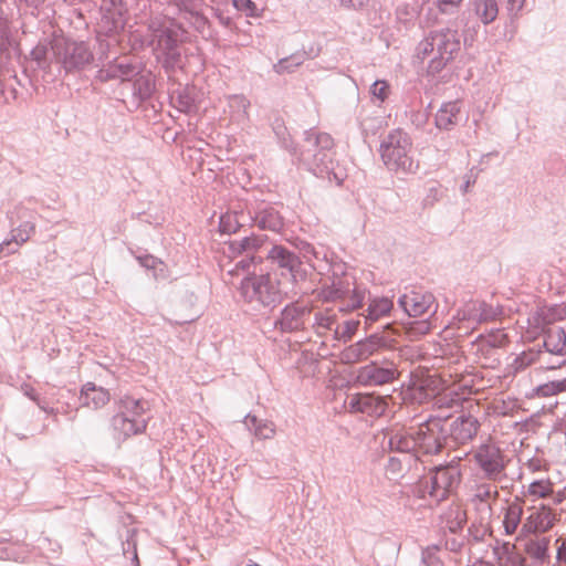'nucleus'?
Masks as SVG:
<instances>
[{
    "mask_svg": "<svg viewBox=\"0 0 566 566\" xmlns=\"http://www.w3.org/2000/svg\"><path fill=\"white\" fill-rule=\"evenodd\" d=\"M400 376L397 363L388 357L375 358L356 370V382L364 387H380L395 382Z\"/></svg>",
    "mask_w": 566,
    "mask_h": 566,
    "instance_id": "obj_12",
    "label": "nucleus"
},
{
    "mask_svg": "<svg viewBox=\"0 0 566 566\" xmlns=\"http://www.w3.org/2000/svg\"><path fill=\"white\" fill-rule=\"evenodd\" d=\"M370 93L375 98L382 103L389 95V84L386 81L377 80L373 83Z\"/></svg>",
    "mask_w": 566,
    "mask_h": 566,
    "instance_id": "obj_57",
    "label": "nucleus"
},
{
    "mask_svg": "<svg viewBox=\"0 0 566 566\" xmlns=\"http://www.w3.org/2000/svg\"><path fill=\"white\" fill-rule=\"evenodd\" d=\"M438 547L437 546H429L422 549L421 553V564L422 566H434L439 563V557L437 555Z\"/></svg>",
    "mask_w": 566,
    "mask_h": 566,
    "instance_id": "obj_59",
    "label": "nucleus"
},
{
    "mask_svg": "<svg viewBox=\"0 0 566 566\" xmlns=\"http://www.w3.org/2000/svg\"><path fill=\"white\" fill-rule=\"evenodd\" d=\"M564 391H566V378L548 381L535 388L536 396L542 398L552 397Z\"/></svg>",
    "mask_w": 566,
    "mask_h": 566,
    "instance_id": "obj_54",
    "label": "nucleus"
},
{
    "mask_svg": "<svg viewBox=\"0 0 566 566\" xmlns=\"http://www.w3.org/2000/svg\"><path fill=\"white\" fill-rule=\"evenodd\" d=\"M312 313V308L300 302L286 304L274 321V327L281 333H294L304 331L306 322Z\"/></svg>",
    "mask_w": 566,
    "mask_h": 566,
    "instance_id": "obj_18",
    "label": "nucleus"
},
{
    "mask_svg": "<svg viewBox=\"0 0 566 566\" xmlns=\"http://www.w3.org/2000/svg\"><path fill=\"white\" fill-rule=\"evenodd\" d=\"M554 484L548 479H539L531 482L527 486V494L534 499H547L554 493Z\"/></svg>",
    "mask_w": 566,
    "mask_h": 566,
    "instance_id": "obj_52",
    "label": "nucleus"
},
{
    "mask_svg": "<svg viewBox=\"0 0 566 566\" xmlns=\"http://www.w3.org/2000/svg\"><path fill=\"white\" fill-rule=\"evenodd\" d=\"M298 256L303 265L307 264L313 271L322 273L329 265L328 253L324 248H315L308 242H301L297 245Z\"/></svg>",
    "mask_w": 566,
    "mask_h": 566,
    "instance_id": "obj_27",
    "label": "nucleus"
},
{
    "mask_svg": "<svg viewBox=\"0 0 566 566\" xmlns=\"http://www.w3.org/2000/svg\"><path fill=\"white\" fill-rule=\"evenodd\" d=\"M472 460L483 476L493 482L505 478L506 459L503 450L492 439L480 443L472 450Z\"/></svg>",
    "mask_w": 566,
    "mask_h": 566,
    "instance_id": "obj_11",
    "label": "nucleus"
},
{
    "mask_svg": "<svg viewBox=\"0 0 566 566\" xmlns=\"http://www.w3.org/2000/svg\"><path fill=\"white\" fill-rule=\"evenodd\" d=\"M54 62L65 73L84 71L94 61L92 48L86 41H75L64 36H54L51 41Z\"/></svg>",
    "mask_w": 566,
    "mask_h": 566,
    "instance_id": "obj_9",
    "label": "nucleus"
},
{
    "mask_svg": "<svg viewBox=\"0 0 566 566\" xmlns=\"http://www.w3.org/2000/svg\"><path fill=\"white\" fill-rule=\"evenodd\" d=\"M264 237L251 234L229 242V251L233 256L254 254L263 245Z\"/></svg>",
    "mask_w": 566,
    "mask_h": 566,
    "instance_id": "obj_34",
    "label": "nucleus"
},
{
    "mask_svg": "<svg viewBox=\"0 0 566 566\" xmlns=\"http://www.w3.org/2000/svg\"><path fill=\"white\" fill-rule=\"evenodd\" d=\"M137 260L143 268L154 270V276L156 280L167 277L166 265L160 259L150 254H145L138 255Z\"/></svg>",
    "mask_w": 566,
    "mask_h": 566,
    "instance_id": "obj_51",
    "label": "nucleus"
},
{
    "mask_svg": "<svg viewBox=\"0 0 566 566\" xmlns=\"http://www.w3.org/2000/svg\"><path fill=\"white\" fill-rule=\"evenodd\" d=\"M493 562L478 558L472 566H526V558L517 551L515 544L494 538L490 544Z\"/></svg>",
    "mask_w": 566,
    "mask_h": 566,
    "instance_id": "obj_17",
    "label": "nucleus"
},
{
    "mask_svg": "<svg viewBox=\"0 0 566 566\" xmlns=\"http://www.w3.org/2000/svg\"><path fill=\"white\" fill-rule=\"evenodd\" d=\"M133 99L136 106L149 99L155 92V75L150 71H139V74L133 77Z\"/></svg>",
    "mask_w": 566,
    "mask_h": 566,
    "instance_id": "obj_31",
    "label": "nucleus"
},
{
    "mask_svg": "<svg viewBox=\"0 0 566 566\" xmlns=\"http://www.w3.org/2000/svg\"><path fill=\"white\" fill-rule=\"evenodd\" d=\"M558 318H560L558 308L543 306L533 311L527 321L532 327L545 332Z\"/></svg>",
    "mask_w": 566,
    "mask_h": 566,
    "instance_id": "obj_36",
    "label": "nucleus"
},
{
    "mask_svg": "<svg viewBox=\"0 0 566 566\" xmlns=\"http://www.w3.org/2000/svg\"><path fill=\"white\" fill-rule=\"evenodd\" d=\"M392 347V338L385 334L374 333L345 347L340 352V359L344 364L352 365L377 357Z\"/></svg>",
    "mask_w": 566,
    "mask_h": 566,
    "instance_id": "obj_13",
    "label": "nucleus"
},
{
    "mask_svg": "<svg viewBox=\"0 0 566 566\" xmlns=\"http://www.w3.org/2000/svg\"><path fill=\"white\" fill-rule=\"evenodd\" d=\"M249 99L243 95H231L228 98V107L231 119L238 124H244L248 120Z\"/></svg>",
    "mask_w": 566,
    "mask_h": 566,
    "instance_id": "obj_40",
    "label": "nucleus"
},
{
    "mask_svg": "<svg viewBox=\"0 0 566 566\" xmlns=\"http://www.w3.org/2000/svg\"><path fill=\"white\" fill-rule=\"evenodd\" d=\"M557 516L555 512L545 504H541L533 513H531L522 525V533L535 534L548 532L556 523Z\"/></svg>",
    "mask_w": 566,
    "mask_h": 566,
    "instance_id": "obj_24",
    "label": "nucleus"
},
{
    "mask_svg": "<svg viewBox=\"0 0 566 566\" xmlns=\"http://www.w3.org/2000/svg\"><path fill=\"white\" fill-rule=\"evenodd\" d=\"M448 416L429 417L416 427L392 431L388 438L391 451L399 453L437 454L442 448L449 447L447 438Z\"/></svg>",
    "mask_w": 566,
    "mask_h": 566,
    "instance_id": "obj_1",
    "label": "nucleus"
},
{
    "mask_svg": "<svg viewBox=\"0 0 566 566\" xmlns=\"http://www.w3.org/2000/svg\"><path fill=\"white\" fill-rule=\"evenodd\" d=\"M27 557L24 545L12 542H0V559H11L14 562H23Z\"/></svg>",
    "mask_w": 566,
    "mask_h": 566,
    "instance_id": "obj_47",
    "label": "nucleus"
},
{
    "mask_svg": "<svg viewBox=\"0 0 566 566\" xmlns=\"http://www.w3.org/2000/svg\"><path fill=\"white\" fill-rule=\"evenodd\" d=\"M242 259L234 263V265L229 269L227 272L229 275H237L239 271H250L252 268L260 262L254 254H242Z\"/></svg>",
    "mask_w": 566,
    "mask_h": 566,
    "instance_id": "obj_55",
    "label": "nucleus"
},
{
    "mask_svg": "<svg viewBox=\"0 0 566 566\" xmlns=\"http://www.w3.org/2000/svg\"><path fill=\"white\" fill-rule=\"evenodd\" d=\"M306 59L307 55L305 52H295L287 57L279 60V62L273 65V70L277 74L293 73Z\"/></svg>",
    "mask_w": 566,
    "mask_h": 566,
    "instance_id": "obj_43",
    "label": "nucleus"
},
{
    "mask_svg": "<svg viewBox=\"0 0 566 566\" xmlns=\"http://www.w3.org/2000/svg\"><path fill=\"white\" fill-rule=\"evenodd\" d=\"M379 153L384 165L390 171L413 174L418 168L412 157V139L400 128L392 129L384 137Z\"/></svg>",
    "mask_w": 566,
    "mask_h": 566,
    "instance_id": "obj_5",
    "label": "nucleus"
},
{
    "mask_svg": "<svg viewBox=\"0 0 566 566\" xmlns=\"http://www.w3.org/2000/svg\"><path fill=\"white\" fill-rule=\"evenodd\" d=\"M50 50L51 42L49 44L40 42L31 50L30 55L32 60H34L38 63L39 66H44Z\"/></svg>",
    "mask_w": 566,
    "mask_h": 566,
    "instance_id": "obj_56",
    "label": "nucleus"
},
{
    "mask_svg": "<svg viewBox=\"0 0 566 566\" xmlns=\"http://www.w3.org/2000/svg\"><path fill=\"white\" fill-rule=\"evenodd\" d=\"M549 538L542 537L526 543L525 552L533 559L535 565H543L548 559Z\"/></svg>",
    "mask_w": 566,
    "mask_h": 566,
    "instance_id": "obj_39",
    "label": "nucleus"
},
{
    "mask_svg": "<svg viewBox=\"0 0 566 566\" xmlns=\"http://www.w3.org/2000/svg\"><path fill=\"white\" fill-rule=\"evenodd\" d=\"M472 10L485 25L492 23L499 14L496 0H473Z\"/></svg>",
    "mask_w": 566,
    "mask_h": 566,
    "instance_id": "obj_38",
    "label": "nucleus"
},
{
    "mask_svg": "<svg viewBox=\"0 0 566 566\" xmlns=\"http://www.w3.org/2000/svg\"><path fill=\"white\" fill-rule=\"evenodd\" d=\"M436 297L430 292L410 291L399 296L398 305L409 316H422L434 305Z\"/></svg>",
    "mask_w": 566,
    "mask_h": 566,
    "instance_id": "obj_22",
    "label": "nucleus"
},
{
    "mask_svg": "<svg viewBox=\"0 0 566 566\" xmlns=\"http://www.w3.org/2000/svg\"><path fill=\"white\" fill-rule=\"evenodd\" d=\"M243 302L256 311H273L286 297L281 290V282L270 273L249 274L239 286Z\"/></svg>",
    "mask_w": 566,
    "mask_h": 566,
    "instance_id": "obj_4",
    "label": "nucleus"
},
{
    "mask_svg": "<svg viewBox=\"0 0 566 566\" xmlns=\"http://www.w3.org/2000/svg\"><path fill=\"white\" fill-rule=\"evenodd\" d=\"M392 301L387 297H378L370 301L368 305L367 321L376 322L389 314L392 308Z\"/></svg>",
    "mask_w": 566,
    "mask_h": 566,
    "instance_id": "obj_44",
    "label": "nucleus"
},
{
    "mask_svg": "<svg viewBox=\"0 0 566 566\" xmlns=\"http://www.w3.org/2000/svg\"><path fill=\"white\" fill-rule=\"evenodd\" d=\"M434 382L432 378L421 381L418 387H415L413 397L421 402L433 398V406L437 409H458L462 406L463 397L454 389H446L437 394L433 389L429 390Z\"/></svg>",
    "mask_w": 566,
    "mask_h": 566,
    "instance_id": "obj_19",
    "label": "nucleus"
},
{
    "mask_svg": "<svg viewBox=\"0 0 566 566\" xmlns=\"http://www.w3.org/2000/svg\"><path fill=\"white\" fill-rule=\"evenodd\" d=\"M109 401V394L102 387H96L93 382L83 386L80 395V402L83 407L99 409Z\"/></svg>",
    "mask_w": 566,
    "mask_h": 566,
    "instance_id": "obj_32",
    "label": "nucleus"
},
{
    "mask_svg": "<svg viewBox=\"0 0 566 566\" xmlns=\"http://www.w3.org/2000/svg\"><path fill=\"white\" fill-rule=\"evenodd\" d=\"M461 105L458 101L443 103L438 109L434 124L439 129L449 130L458 123Z\"/></svg>",
    "mask_w": 566,
    "mask_h": 566,
    "instance_id": "obj_33",
    "label": "nucleus"
},
{
    "mask_svg": "<svg viewBox=\"0 0 566 566\" xmlns=\"http://www.w3.org/2000/svg\"><path fill=\"white\" fill-rule=\"evenodd\" d=\"M541 358V350L536 349H527L516 355L513 361L510 365V368L513 373H520L526 369L528 366L533 365Z\"/></svg>",
    "mask_w": 566,
    "mask_h": 566,
    "instance_id": "obj_46",
    "label": "nucleus"
},
{
    "mask_svg": "<svg viewBox=\"0 0 566 566\" xmlns=\"http://www.w3.org/2000/svg\"><path fill=\"white\" fill-rule=\"evenodd\" d=\"M35 549L46 559H55L61 553V545L48 536H40L35 543Z\"/></svg>",
    "mask_w": 566,
    "mask_h": 566,
    "instance_id": "obj_48",
    "label": "nucleus"
},
{
    "mask_svg": "<svg viewBox=\"0 0 566 566\" xmlns=\"http://www.w3.org/2000/svg\"><path fill=\"white\" fill-rule=\"evenodd\" d=\"M148 401L126 396L120 399L119 411L112 419L116 439H126L145 431L149 416Z\"/></svg>",
    "mask_w": 566,
    "mask_h": 566,
    "instance_id": "obj_8",
    "label": "nucleus"
},
{
    "mask_svg": "<svg viewBox=\"0 0 566 566\" xmlns=\"http://www.w3.org/2000/svg\"><path fill=\"white\" fill-rule=\"evenodd\" d=\"M410 453H400V455L390 457L386 465V475L389 480L397 481L403 476V473L410 465Z\"/></svg>",
    "mask_w": 566,
    "mask_h": 566,
    "instance_id": "obj_41",
    "label": "nucleus"
},
{
    "mask_svg": "<svg viewBox=\"0 0 566 566\" xmlns=\"http://www.w3.org/2000/svg\"><path fill=\"white\" fill-rule=\"evenodd\" d=\"M460 34L453 29L431 31L416 46L415 56L423 62L429 59L428 73L434 75L441 72L460 51Z\"/></svg>",
    "mask_w": 566,
    "mask_h": 566,
    "instance_id": "obj_2",
    "label": "nucleus"
},
{
    "mask_svg": "<svg viewBox=\"0 0 566 566\" xmlns=\"http://www.w3.org/2000/svg\"><path fill=\"white\" fill-rule=\"evenodd\" d=\"M544 347L547 353L560 357L557 366L566 364V331L563 327L552 326L544 332Z\"/></svg>",
    "mask_w": 566,
    "mask_h": 566,
    "instance_id": "obj_28",
    "label": "nucleus"
},
{
    "mask_svg": "<svg viewBox=\"0 0 566 566\" xmlns=\"http://www.w3.org/2000/svg\"><path fill=\"white\" fill-rule=\"evenodd\" d=\"M526 0H507L506 9L511 17H516L524 8Z\"/></svg>",
    "mask_w": 566,
    "mask_h": 566,
    "instance_id": "obj_63",
    "label": "nucleus"
},
{
    "mask_svg": "<svg viewBox=\"0 0 566 566\" xmlns=\"http://www.w3.org/2000/svg\"><path fill=\"white\" fill-rule=\"evenodd\" d=\"M251 226H258L261 230L279 232L283 229L284 219L274 207L261 203L252 211Z\"/></svg>",
    "mask_w": 566,
    "mask_h": 566,
    "instance_id": "obj_26",
    "label": "nucleus"
},
{
    "mask_svg": "<svg viewBox=\"0 0 566 566\" xmlns=\"http://www.w3.org/2000/svg\"><path fill=\"white\" fill-rule=\"evenodd\" d=\"M140 70L142 66L138 63L114 60L107 66L101 69L98 73L102 80L118 78L122 81H132L133 77L139 74Z\"/></svg>",
    "mask_w": 566,
    "mask_h": 566,
    "instance_id": "obj_30",
    "label": "nucleus"
},
{
    "mask_svg": "<svg viewBox=\"0 0 566 566\" xmlns=\"http://www.w3.org/2000/svg\"><path fill=\"white\" fill-rule=\"evenodd\" d=\"M27 214L28 210L22 207L15 208L8 214L10 227L12 228L11 237L0 244V252L7 249V254L14 253L17 248L25 243L30 239L31 234L34 233L35 226L29 220L21 222L18 227H14L15 223Z\"/></svg>",
    "mask_w": 566,
    "mask_h": 566,
    "instance_id": "obj_20",
    "label": "nucleus"
},
{
    "mask_svg": "<svg viewBox=\"0 0 566 566\" xmlns=\"http://www.w3.org/2000/svg\"><path fill=\"white\" fill-rule=\"evenodd\" d=\"M463 0H437V7L443 14H451L458 10Z\"/></svg>",
    "mask_w": 566,
    "mask_h": 566,
    "instance_id": "obj_60",
    "label": "nucleus"
},
{
    "mask_svg": "<svg viewBox=\"0 0 566 566\" xmlns=\"http://www.w3.org/2000/svg\"><path fill=\"white\" fill-rule=\"evenodd\" d=\"M213 15L218 19L219 23L223 27H231L232 19L224 13V11L220 8L219 3L216 2V6H212Z\"/></svg>",
    "mask_w": 566,
    "mask_h": 566,
    "instance_id": "obj_61",
    "label": "nucleus"
},
{
    "mask_svg": "<svg viewBox=\"0 0 566 566\" xmlns=\"http://www.w3.org/2000/svg\"><path fill=\"white\" fill-rule=\"evenodd\" d=\"M460 461L461 458H458L448 464L431 469L428 478L419 484V496L423 499L429 496L436 504L444 501L460 485L462 478Z\"/></svg>",
    "mask_w": 566,
    "mask_h": 566,
    "instance_id": "obj_7",
    "label": "nucleus"
},
{
    "mask_svg": "<svg viewBox=\"0 0 566 566\" xmlns=\"http://www.w3.org/2000/svg\"><path fill=\"white\" fill-rule=\"evenodd\" d=\"M481 423L472 415H460L447 424L449 447L467 444L472 441L480 430Z\"/></svg>",
    "mask_w": 566,
    "mask_h": 566,
    "instance_id": "obj_21",
    "label": "nucleus"
},
{
    "mask_svg": "<svg viewBox=\"0 0 566 566\" xmlns=\"http://www.w3.org/2000/svg\"><path fill=\"white\" fill-rule=\"evenodd\" d=\"M252 224V210H245L241 205L220 216L219 229L221 233L232 234L240 228Z\"/></svg>",
    "mask_w": 566,
    "mask_h": 566,
    "instance_id": "obj_25",
    "label": "nucleus"
},
{
    "mask_svg": "<svg viewBox=\"0 0 566 566\" xmlns=\"http://www.w3.org/2000/svg\"><path fill=\"white\" fill-rule=\"evenodd\" d=\"M244 426L258 439H272L275 436V426L272 421L260 419L254 415H247L244 417Z\"/></svg>",
    "mask_w": 566,
    "mask_h": 566,
    "instance_id": "obj_35",
    "label": "nucleus"
},
{
    "mask_svg": "<svg viewBox=\"0 0 566 566\" xmlns=\"http://www.w3.org/2000/svg\"><path fill=\"white\" fill-rule=\"evenodd\" d=\"M358 326V319H346L343 323L338 322L333 338L337 342L347 343L356 334Z\"/></svg>",
    "mask_w": 566,
    "mask_h": 566,
    "instance_id": "obj_49",
    "label": "nucleus"
},
{
    "mask_svg": "<svg viewBox=\"0 0 566 566\" xmlns=\"http://www.w3.org/2000/svg\"><path fill=\"white\" fill-rule=\"evenodd\" d=\"M347 409L350 412H360L371 417H379L385 413L387 402L382 397L374 394H356L349 398Z\"/></svg>",
    "mask_w": 566,
    "mask_h": 566,
    "instance_id": "obj_23",
    "label": "nucleus"
},
{
    "mask_svg": "<svg viewBox=\"0 0 566 566\" xmlns=\"http://www.w3.org/2000/svg\"><path fill=\"white\" fill-rule=\"evenodd\" d=\"M338 307L326 306L318 308L314 312L312 328L318 336H325L328 332L334 334L338 323V313H342Z\"/></svg>",
    "mask_w": 566,
    "mask_h": 566,
    "instance_id": "obj_29",
    "label": "nucleus"
},
{
    "mask_svg": "<svg viewBox=\"0 0 566 566\" xmlns=\"http://www.w3.org/2000/svg\"><path fill=\"white\" fill-rule=\"evenodd\" d=\"M523 512L522 500L520 497H515V500L507 505L503 517L505 535H513L516 532L521 524Z\"/></svg>",
    "mask_w": 566,
    "mask_h": 566,
    "instance_id": "obj_37",
    "label": "nucleus"
},
{
    "mask_svg": "<svg viewBox=\"0 0 566 566\" xmlns=\"http://www.w3.org/2000/svg\"><path fill=\"white\" fill-rule=\"evenodd\" d=\"M3 3L4 0H0V52L7 51L11 45L10 19Z\"/></svg>",
    "mask_w": 566,
    "mask_h": 566,
    "instance_id": "obj_50",
    "label": "nucleus"
},
{
    "mask_svg": "<svg viewBox=\"0 0 566 566\" xmlns=\"http://www.w3.org/2000/svg\"><path fill=\"white\" fill-rule=\"evenodd\" d=\"M272 129L283 148L289 150L293 156L297 155V149L291 138V135L282 118H275L272 123Z\"/></svg>",
    "mask_w": 566,
    "mask_h": 566,
    "instance_id": "obj_45",
    "label": "nucleus"
},
{
    "mask_svg": "<svg viewBox=\"0 0 566 566\" xmlns=\"http://www.w3.org/2000/svg\"><path fill=\"white\" fill-rule=\"evenodd\" d=\"M232 6L247 17L256 15V4L252 0H232Z\"/></svg>",
    "mask_w": 566,
    "mask_h": 566,
    "instance_id": "obj_58",
    "label": "nucleus"
},
{
    "mask_svg": "<svg viewBox=\"0 0 566 566\" xmlns=\"http://www.w3.org/2000/svg\"><path fill=\"white\" fill-rule=\"evenodd\" d=\"M497 495V490L490 483H480L473 490L472 501L474 503H485L490 507L489 500L491 497L496 499Z\"/></svg>",
    "mask_w": 566,
    "mask_h": 566,
    "instance_id": "obj_53",
    "label": "nucleus"
},
{
    "mask_svg": "<svg viewBox=\"0 0 566 566\" xmlns=\"http://www.w3.org/2000/svg\"><path fill=\"white\" fill-rule=\"evenodd\" d=\"M266 259L273 266L281 270L282 274L289 273L293 283H298L307 277V269L298 254L284 245L274 244L266 253Z\"/></svg>",
    "mask_w": 566,
    "mask_h": 566,
    "instance_id": "obj_16",
    "label": "nucleus"
},
{
    "mask_svg": "<svg viewBox=\"0 0 566 566\" xmlns=\"http://www.w3.org/2000/svg\"><path fill=\"white\" fill-rule=\"evenodd\" d=\"M148 31L150 35L149 44L163 66L166 70L179 66L181 62L179 31L171 23L159 18L149 21Z\"/></svg>",
    "mask_w": 566,
    "mask_h": 566,
    "instance_id": "obj_6",
    "label": "nucleus"
},
{
    "mask_svg": "<svg viewBox=\"0 0 566 566\" xmlns=\"http://www.w3.org/2000/svg\"><path fill=\"white\" fill-rule=\"evenodd\" d=\"M178 15L187 21L203 39H213L214 31L203 13L206 0H166Z\"/></svg>",
    "mask_w": 566,
    "mask_h": 566,
    "instance_id": "obj_14",
    "label": "nucleus"
},
{
    "mask_svg": "<svg viewBox=\"0 0 566 566\" xmlns=\"http://www.w3.org/2000/svg\"><path fill=\"white\" fill-rule=\"evenodd\" d=\"M557 551H556V560L557 565H566V538H557L556 539Z\"/></svg>",
    "mask_w": 566,
    "mask_h": 566,
    "instance_id": "obj_62",
    "label": "nucleus"
},
{
    "mask_svg": "<svg viewBox=\"0 0 566 566\" xmlns=\"http://www.w3.org/2000/svg\"><path fill=\"white\" fill-rule=\"evenodd\" d=\"M366 289L356 284L352 274H334L329 284H324L318 298L323 302H339V311H354L363 305Z\"/></svg>",
    "mask_w": 566,
    "mask_h": 566,
    "instance_id": "obj_10",
    "label": "nucleus"
},
{
    "mask_svg": "<svg viewBox=\"0 0 566 566\" xmlns=\"http://www.w3.org/2000/svg\"><path fill=\"white\" fill-rule=\"evenodd\" d=\"M334 140L327 133L311 128L304 133V145L295 157L317 177H331L334 169Z\"/></svg>",
    "mask_w": 566,
    "mask_h": 566,
    "instance_id": "obj_3",
    "label": "nucleus"
},
{
    "mask_svg": "<svg viewBox=\"0 0 566 566\" xmlns=\"http://www.w3.org/2000/svg\"><path fill=\"white\" fill-rule=\"evenodd\" d=\"M467 521L465 512L458 505L450 506L442 515L444 526L451 532L460 531Z\"/></svg>",
    "mask_w": 566,
    "mask_h": 566,
    "instance_id": "obj_42",
    "label": "nucleus"
},
{
    "mask_svg": "<svg viewBox=\"0 0 566 566\" xmlns=\"http://www.w3.org/2000/svg\"><path fill=\"white\" fill-rule=\"evenodd\" d=\"M503 314L499 304L493 305L483 300H471L458 310L457 318L467 329H475L479 325L495 321Z\"/></svg>",
    "mask_w": 566,
    "mask_h": 566,
    "instance_id": "obj_15",
    "label": "nucleus"
},
{
    "mask_svg": "<svg viewBox=\"0 0 566 566\" xmlns=\"http://www.w3.org/2000/svg\"><path fill=\"white\" fill-rule=\"evenodd\" d=\"M178 108L182 112H188L192 107V101L187 95L179 94L177 97Z\"/></svg>",
    "mask_w": 566,
    "mask_h": 566,
    "instance_id": "obj_64",
    "label": "nucleus"
}]
</instances>
